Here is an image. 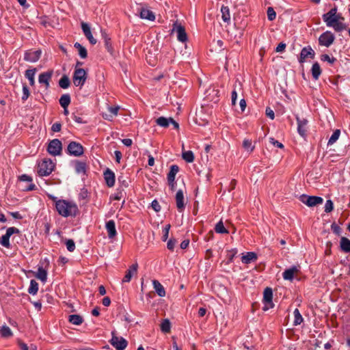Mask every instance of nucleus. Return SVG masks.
<instances>
[{
	"label": "nucleus",
	"instance_id": "obj_31",
	"mask_svg": "<svg viewBox=\"0 0 350 350\" xmlns=\"http://www.w3.org/2000/svg\"><path fill=\"white\" fill-rule=\"evenodd\" d=\"M0 334L2 337L8 338L12 336V332L7 325H3L0 329Z\"/></svg>",
	"mask_w": 350,
	"mask_h": 350
},
{
	"label": "nucleus",
	"instance_id": "obj_40",
	"mask_svg": "<svg viewBox=\"0 0 350 350\" xmlns=\"http://www.w3.org/2000/svg\"><path fill=\"white\" fill-rule=\"evenodd\" d=\"M183 159L188 163H191L194 160V155L192 151L188 150L183 152Z\"/></svg>",
	"mask_w": 350,
	"mask_h": 350
},
{
	"label": "nucleus",
	"instance_id": "obj_29",
	"mask_svg": "<svg viewBox=\"0 0 350 350\" xmlns=\"http://www.w3.org/2000/svg\"><path fill=\"white\" fill-rule=\"evenodd\" d=\"M321 73V70L319 64L316 62L312 66V75L314 79H318Z\"/></svg>",
	"mask_w": 350,
	"mask_h": 350
},
{
	"label": "nucleus",
	"instance_id": "obj_4",
	"mask_svg": "<svg viewBox=\"0 0 350 350\" xmlns=\"http://www.w3.org/2000/svg\"><path fill=\"white\" fill-rule=\"evenodd\" d=\"M87 79V73L83 68H75L73 75V83L77 87H82Z\"/></svg>",
	"mask_w": 350,
	"mask_h": 350
},
{
	"label": "nucleus",
	"instance_id": "obj_33",
	"mask_svg": "<svg viewBox=\"0 0 350 350\" xmlns=\"http://www.w3.org/2000/svg\"><path fill=\"white\" fill-rule=\"evenodd\" d=\"M36 277L42 282H45L47 278V273L42 267H39Z\"/></svg>",
	"mask_w": 350,
	"mask_h": 350
},
{
	"label": "nucleus",
	"instance_id": "obj_17",
	"mask_svg": "<svg viewBox=\"0 0 350 350\" xmlns=\"http://www.w3.org/2000/svg\"><path fill=\"white\" fill-rule=\"evenodd\" d=\"M53 75V71L42 72L39 75L38 81L45 85L46 89L49 87V81Z\"/></svg>",
	"mask_w": 350,
	"mask_h": 350
},
{
	"label": "nucleus",
	"instance_id": "obj_2",
	"mask_svg": "<svg viewBox=\"0 0 350 350\" xmlns=\"http://www.w3.org/2000/svg\"><path fill=\"white\" fill-rule=\"evenodd\" d=\"M58 213L63 217L75 216L78 211L77 206L66 200H57L55 203Z\"/></svg>",
	"mask_w": 350,
	"mask_h": 350
},
{
	"label": "nucleus",
	"instance_id": "obj_12",
	"mask_svg": "<svg viewBox=\"0 0 350 350\" xmlns=\"http://www.w3.org/2000/svg\"><path fill=\"white\" fill-rule=\"evenodd\" d=\"M41 53L40 50L27 51L25 53L24 59L29 62H36L40 59Z\"/></svg>",
	"mask_w": 350,
	"mask_h": 350
},
{
	"label": "nucleus",
	"instance_id": "obj_54",
	"mask_svg": "<svg viewBox=\"0 0 350 350\" xmlns=\"http://www.w3.org/2000/svg\"><path fill=\"white\" fill-rule=\"evenodd\" d=\"M18 232L19 230L18 228L10 227L7 229L5 234L10 237L13 234Z\"/></svg>",
	"mask_w": 350,
	"mask_h": 350
},
{
	"label": "nucleus",
	"instance_id": "obj_56",
	"mask_svg": "<svg viewBox=\"0 0 350 350\" xmlns=\"http://www.w3.org/2000/svg\"><path fill=\"white\" fill-rule=\"evenodd\" d=\"M266 115L267 117H269L270 119L273 120L275 118V113L274 111L269 107L266 108L265 111Z\"/></svg>",
	"mask_w": 350,
	"mask_h": 350
},
{
	"label": "nucleus",
	"instance_id": "obj_50",
	"mask_svg": "<svg viewBox=\"0 0 350 350\" xmlns=\"http://www.w3.org/2000/svg\"><path fill=\"white\" fill-rule=\"evenodd\" d=\"M29 96V89L26 85H24L23 86V96H22L21 98L23 100L25 101L28 98Z\"/></svg>",
	"mask_w": 350,
	"mask_h": 350
},
{
	"label": "nucleus",
	"instance_id": "obj_5",
	"mask_svg": "<svg viewBox=\"0 0 350 350\" xmlns=\"http://www.w3.org/2000/svg\"><path fill=\"white\" fill-rule=\"evenodd\" d=\"M300 201L309 207H313L318 204H321L323 199L319 196H310L303 194L300 196Z\"/></svg>",
	"mask_w": 350,
	"mask_h": 350
},
{
	"label": "nucleus",
	"instance_id": "obj_39",
	"mask_svg": "<svg viewBox=\"0 0 350 350\" xmlns=\"http://www.w3.org/2000/svg\"><path fill=\"white\" fill-rule=\"evenodd\" d=\"M215 230L217 233L219 234H228V231L226 229V228L224 226V224L221 221H219L215 227Z\"/></svg>",
	"mask_w": 350,
	"mask_h": 350
},
{
	"label": "nucleus",
	"instance_id": "obj_38",
	"mask_svg": "<svg viewBox=\"0 0 350 350\" xmlns=\"http://www.w3.org/2000/svg\"><path fill=\"white\" fill-rule=\"evenodd\" d=\"M170 118H166L165 117H159L156 120L157 124L161 127H167L170 124Z\"/></svg>",
	"mask_w": 350,
	"mask_h": 350
},
{
	"label": "nucleus",
	"instance_id": "obj_18",
	"mask_svg": "<svg viewBox=\"0 0 350 350\" xmlns=\"http://www.w3.org/2000/svg\"><path fill=\"white\" fill-rule=\"evenodd\" d=\"M104 178L108 187H111L115 184V174L109 169H107L104 172Z\"/></svg>",
	"mask_w": 350,
	"mask_h": 350
},
{
	"label": "nucleus",
	"instance_id": "obj_42",
	"mask_svg": "<svg viewBox=\"0 0 350 350\" xmlns=\"http://www.w3.org/2000/svg\"><path fill=\"white\" fill-rule=\"evenodd\" d=\"M86 165L85 163L77 162L75 164V171L78 174L85 173Z\"/></svg>",
	"mask_w": 350,
	"mask_h": 350
},
{
	"label": "nucleus",
	"instance_id": "obj_15",
	"mask_svg": "<svg viewBox=\"0 0 350 350\" xmlns=\"http://www.w3.org/2000/svg\"><path fill=\"white\" fill-rule=\"evenodd\" d=\"M176 200V205L179 212H182L185 207V204L184 202V195L182 190H178L176 194L175 197Z\"/></svg>",
	"mask_w": 350,
	"mask_h": 350
},
{
	"label": "nucleus",
	"instance_id": "obj_64",
	"mask_svg": "<svg viewBox=\"0 0 350 350\" xmlns=\"http://www.w3.org/2000/svg\"><path fill=\"white\" fill-rule=\"evenodd\" d=\"M286 48V44L284 43H280L278 46L276 47V52H278V53H280V52H282Z\"/></svg>",
	"mask_w": 350,
	"mask_h": 350
},
{
	"label": "nucleus",
	"instance_id": "obj_6",
	"mask_svg": "<svg viewBox=\"0 0 350 350\" xmlns=\"http://www.w3.org/2000/svg\"><path fill=\"white\" fill-rule=\"evenodd\" d=\"M172 33H176L178 40L181 42H185L187 40V35L185 27L178 23L174 24Z\"/></svg>",
	"mask_w": 350,
	"mask_h": 350
},
{
	"label": "nucleus",
	"instance_id": "obj_21",
	"mask_svg": "<svg viewBox=\"0 0 350 350\" xmlns=\"http://www.w3.org/2000/svg\"><path fill=\"white\" fill-rule=\"evenodd\" d=\"M137 270V264H133L126 271V275L122 279V282H129L134 274H136Z\"/></svg>",
	"mask_w": 350,
	"mask_h": 350
},
{
	"label": "nucleus",
	"instance_id": "obj_25",
	"mask_svg": "<svg viewBox=\"0 0 350 350\" xmlns=\"http://www.w3.org/2000/svg\"><path fill=\"white\" fill-rule=\"evenodd\" d=\"M221 18L225 23H229L230 20V14L228 7L222 5L221 8Z\"/></svg>",
	"mask_w": 350,
	"mask_h": 350
},
{
	"label": "nucleus",
	"instance_id": "obj_53",
	"mask_svg": "<svg viewBox=\"0 0 350 350\" xmlns=\"http://www.w3.org/2000/svg\"><path fill=\"white\" fill-rule=\"evenodd\" d=\"M170 229V224H167V225H166L164 227V228H163V237H162V239H163V241H165L167 239L168 235H169Z\"/></svg>",
	"mask_w": 350,
	"mask_h": 350
},
{
	"label": "nucleus",
	"instance_id": "obj_10",
	"mask_svg": "<svg viewBox=\"0 0 350 350\" xmlns=\"http://www.w3.org/2000/svg\"><path fill=\"white\" fill-rule=\"evenodd\" d=\"M273 299V291L271 288H266L263 293V302L265 306L263 308L264 310H267L269 308H272L273 307V304L272 301Z\"/></svg>",
	"mask_w": 350,
	"mask_h": 350
},
{
	"label": "nucleus",
	"instance_id": "obj_48",
	"mask_svg": "<svg viewBox=\"0 0 350 350\" xmlns=\"http://www.w3.org/2000/svg\"><path fill=\"white\" fill-rule=\"evenodd\" d=\"M334 208V204L331 200H327L325 204V212L330 213Z\"/></svg>",
	"mask_w": 350,
	"mask_h": 350
},
{
	"label": "nucleus",
	"instance_id": "obj_59",
	"mask_svg": "<svg viewBox=\"0 0 350 350\" xmlns=\"http://www.w3.org/2000/svg\"><path fill=\"white\" fill-rule=\"evenodd\" d=\"M176 241L174 239H170L167 242V247L170 250H173L175 245H176Z\"/></svg>",
	"mask_w": 350,
	"mask_h": 350
},
{
	"label": "nucleus",
	"instance_id": "obj_28",
	"mask_svg": "<svg viewBox=\"0 0 350 350\" xmlns=\"http://www.w3.org/2000/svg\"><path fill=\"white\" fill-rule=\"evenodd\" d=\"M70 103L69 94H63L59 98V104L63 108H67Z\"/></svg>",
	"mask_w": 350,
	"mask_h": 350
},
{
	"label": "nucleus",
	"instance_id": "obj_62",
	"mask_svg": "<svg viewBox=\"0 0 350 350\" xmlns=\"http://www.w3.org/2000/svg\"><path fill=\"white\" fill-rule=\"evenodd\" d=\"M85 37L92 44H95L96 43V40L93 37L92 32H90L89 34H87Z\"/></svg>",
	"mask_w": 350,
	"mask_h": 350
},
{
	"label": "nucleus",
	"instance_id": "obj_47",
	"mask_svg": "<svg viewBox=\"0 0 350 350\" xmlns=\"http://www.w3.org/2000/svg\"><path fill=\"white\" fill-rule=\"evenodd\" d=\"M66 245L69 252H73L75 250V243L72 239H68L66 241Z\"/></svg>",
	"mask_w": 350,
	"mask_h": 350
},
{
	"label": "nucleus",
	"instance_id": "obj_34",
	"mask_svg": "<svg viewBox=\"0 0 350 350\" xmlns=\"http://www.w3.org/2000/svg\"><path fill=\"white\" fill-rule=\"evenodd\" d=\"M294 314V325H300L303 321V317L301 314H300L299 310L297 308L293 312Z\"/></svg>",
	"mask_w": 350,
	"mask_h": 350
},
{
	"label": "nucleus",
	"instance_id": "obj_52",
	"mask_svg": "<svg viewBox=\"0 0 350 350\" xmlns=\"http://www.w3.org/2000/svg\"><path fill=\"white\" fill-rule=\"evenodd\" d=\"M237 85V84L236 83L234 84V90L232 92L231 100H232V105H236V102H237V91H236Z\"/></svg>",
	"mask_w": 350,
	"mask_h": 350
},
{
	"label": "nucleus",
	"instance_id": "obj_58",
	"mask_svg": "<svg viewBox=\"0 0 350 350\" xmlns=\"http://www.w3.org/2000/svg\"><path fill=\"white\" fill-rule=\"evenodd\" d=\"M151 206H152V208H153L156 212H159V211L161 210V206H160V205H159V202H157V200H154L152 202Z\"/></svg>",
	"mask_w": 350,
	"mask_h": 350
},
{
	"label": "nucleus",
	"instance_id": "obj_27",
	"mask_svg": "<svg viewBox=\"0 0 350 350\" xmlns=\"http://www.w3.org/2000/svg\"><path fill=\"white\" fill-rule=\"evenodd\" d=\"M340 247L342 251L345 252H350V240L346 237H342L340 239Z\"/></svg>",
	"mask_w": 350,
	"mask_h": 350
},
{
	"label": "nucleus",
	"instance_id": "obj_19",
	"mask_svg": "<svg viewBox=\"0 0 350 350\" xmlns=\"http://www.w3.org/2000/svg\"><path fill=\"white\" fill-rule=\"evenodd\" d=\"M106 230L109 239H113L117 234L116 224L113 220H109L106 223Z\"/></svg>",
	"mask_w": 350,
	"mask_h": 350
},
{
	"label": "nucleus",
	"instance_id": "obj_20",
	"mask_svg": "<svg viewBox=\"0 0 350 350\" xmlns=\"http://www.w3.org/2000/svg\"><path fill=\"white\" fill-rule=\"evenodd\" d=\"M257 260V255L255 252H250L242 254L241 261L244 264H250Z\"/></svg>",
	"mask_w": 350,
	"mask_h": 350
},
{
	"label": "nucleus",
	"instance_id": "obj_49",
	"mask_svg": "<svg viewBox=\"0 0 350 350\" xmlns=\"http://www.w3.org/2000/svg\"><path fill=\"white\" fill-rule=\"evenodd\" d=\"M321 59L323 62H327L329 64H333L336 59L334 57H330L328 55L324 54L321 56Z\"/></svg>",
	"mask_w": 350,
	"mask_h": 350
},
{
	"label": "nucleus",
	"instance_id": "obj_9",
	"mask_svg": "<svg viewBox=\"0 0 350 350\" xmlns=\"http://www.w3.org/2000/svg\"><path fill=\"white\" fill-rule=\"evenodd\" d=\"M62 149V142L57 139H54L50 142L47 148V151L50 154L57 156L61 154Z\"/></svg>",
	"mask_w": 350,
	"mask_h": 350
},
{
	"label": "nucleus",
	"instance_id": "obj_61",
	"mask_svg": "<svg viewBox=\"0 0 350 350\" xmlns=\"http://www.w3.org/2000/svg\"><path fill=\"white\" fill-rule=\"evenodd\" d=\"M20 180L25 182H31L32 178L27 174H23L19 177Z\"/></svg>",
	"mask_w": 350,
	"mask_h": 350
},
{
	"label": "nucleus",
	"instance_id": "obj_36",
	"mask_svg": "<svg viewBox=\"0 0 350 350\" xmlns=\"http://www.w3.org/2000/svg\"><path fill=\"white\" fill-rule=\"evenodd\" d=\"M70 84L69 78L66 75H64L59 81V85L63 89L68 88Z\"/></svg>",
	"mask_w": 350,
	"mask_h": 350
},
{
	"label": "nucleus",
	"instance_id": "obj_16",
	"mask_svg": "<svg viewBox=\"0 0 350 350\" xmlns=\"http://www.w3.org/2000/svg\"><path fill=\"white\" fill-rule=\"evenodd\" d=\"M314 51L311 47H304L301 49L300 53L299 62H305L307 57L314 58Z\"/></svg>",
	"mask_w": 350,
	"mask_h": 350
},
{
	"label": "nucleus",
	"instance_id": "obj_43",
	"mask_svg": "<svg viewBox=\"0 0 350 350\" xmlns=\"http://www.w3.org/2000/svg\"><path fill=\"white\" fill-rule=\"evenodd\" d=\"M10 237L9 236H8L6 234H5L0 239V244L5 247L10 248Z\"/></svg>",
	"mask_w": 350,
	"mask_h": 350
},
{
	"label": "nucleus",
	"instance_id": "obj_37",
	"mask_svg": "<svg viewBox=\"0 0 350 350\" xmlns=\"http://www.w3.org/2000/svg\"><path fill=\"white\" fill-rule=\"evenodd\" d=\"M171 323L168 319H164L161 324V329L164 333L170 332Z\"/></svg>",
	"mask_w": 350,
	"mask_h": 350
},
{
	"label": "nucleus",
	"instance_id": "obj_57",
	"mask_svg": "<svg viewBox=\"0 0 350 350\" xmlns=\"http://www.w3.org/2000/svg\"><path fill=\"white\" fill-rule=\"evenodd\" d=\"M269 142L273 145L277 146L278 148H282L284 147L283 144L278 141L275 140L274 138L271 137L269 138Z\"/></svg>",
	"mask_w": 350,
	"mask_h": 350
},
{
	"label": "nucleus",
	"instance_id": "obj_32",
	"mask_svg": "<svg viewBox=\"0 0 350 350\" xmlns=\"http://www.w3.org/2000/svg\"><path fill=\"white\" fill-rule=\"evenodd\" d=\"M36 71V69L27 70L25 71V77L29 79L31 85H33L35 83L34 75Z\"/></svg>",
	"mask_w": 350,
	"mask_h": 350
},
{
	"label": "nucleus",
	"instance_id": "obj_14",
	"mask_svg": "<svg viewBox=\"0 0 350 350\" xmlns=\"http://www.w3.org/2000/svg\"><path fill=\"white\" fill-rule=\"evenodd\" d=\"M299 271V266H293L291 268L286 269L283 273V278L286 280H293L294 275L297 273Z\"/></svg>",
	"mask_w": 350,
	"mask_h": 350
},
{
	"label": "nucleus",
	"instance_id": "obj_51",
	"mask_svg": "<svg viewBox=\"0 0 350 350\" xmlns=\"http://www.w3.org/2000/svg\"><path fill=\"white\" fill-rule=\"evenodd\" d=\"M81 28L85 36L89 34L91 32L90 27L86 23H81Z\"/></svg>",
	"mask_w": 350,
	"mask_h": 350
},
{
	"label": "nucleus",
	"instance_id": "obj_8",
	"mask_svg": "<svg viewBox=\"0 0 350 350\" xmlns=\"http://www.w3.org/2000/svg\"><path fill=\"white\" fill-rule=\"evenodd\" d=\"M110 343L116 350H124L128 344L124 338L117 336L114 332H112Z\"/></svg>",
	"mask_w": 350,
	"mask_h": 350
},
{
	"label": "nucleus",
	"instance_id": "obj_11",
	"mask_svg": "<svg viewBox=\"0 0 350 350\" xmlns=\"http://www.w3.org/2000/svg\"><path fill=\"white\" fill-rule=\"evenodd\" d=\"M68 151L70 155H73L75 157H79L83 153V146L75 142H71L68 146Z\"/></svg>",
	"mask_w": 350,
	"mask_h": 350
},
{
	"label": "nucleus",
	"instance_id": "obj_35",
	"mask_svg": "<svg viewBox=\"0 0 350 350\" xmlns=\"http://www.w3.org/2000/svg\"><path fill=\"white\" fill-rule=\"evenodd\" d=\"M38 284L34 280H31L28 289V293L31 295H36L38 293Z\"/></svg>",
	"mask_w": 350,
	"mask_h": 350
},
{
	"label": "nucleus",
	"instance_id": "obj_26",
	"mask_svg": "<svg viewBox=\"0 0 350 350\" xmlns=\"http://www.w3.org/2000/svg\"><path fill=\"white\" fill-rule=\"evenodd\" d=\"M68 321L73 325H79L83 323V318L78 314H71L68 317Z\"/></svg>",
	"mask_w": 350,
	"mask_h": 350
},
{
	"label": "nucleus",
	"instance_id": "obj_41",
	"mask_svg": "<svg viewBox=\"0 0 350 350\" xmlns=\"http://www.w3.org/2000/svg\"><path fill=\"white\" fill-rule=\"evenodd\" d=\"M340 134V131L339 129L335 130L332 133V136L330 137V138L329 139L327 145H332L333 144H334L338 139Z\"/></svg>",
	"mask_w": 350,
	"mask_h": 350
},
{
	"label": "nucleus",
	"instance_id": "obj_60",
	"mask_svg": "<svg viewBox=\"0 0 350 350\" xmlns=\"http://www.w3.org/2000/svg\"><path fill=\"white\" fill-rule=\"evenodd\" d=\"M61 128H62V125H61V124H60V123H59V122H56V123H54V124L52 125L51 130H52L53 132H59V131H60Z\"/></svg>",
	"mask_w": 350,
	"mask_h": 350
},
{
	"label": "nucleus",
	"instance_id": "obj_63",
	"mask_svg": "<svg viewBox=\"0 0 350 350\" xmlns=\"http://www.w3.org/2000/svg\"><path fill=\"white\" fill-rule=\"evenodd\" d=\"M331 228H332V231L336 234H339L340 233V230L341 229H340V228L338 226H337V225L334 224L332 225Z\"/></svg>",
	"mask_w": 350,
	"mask_h": 350
},
{
	"label": "nucleus",
	"instance_id": "obj_7",
	"mask_svg": "<svg viewBox=\"0 0 350 350\" xmlns=\"http://www.w3.org/2000/svg\"><path fill=\"white\" fill-rule=\"evenodd\" d=\"M335 40L334 35L329 31L323 33L319 38V43L321 46L329 47Z\"/></svg>",
	"mask_w": 350,
	"mask_h": 350
},
{
	"label": "nucleus",
	"instance_id": "obj_3",
	"mask_svg": "<svg viewBox=\"0 0 350 350\" xmlns=\"http://www.w3.org/2000/svg\"><path fill=\"white\" fill-rule=\"evenodd\" d=\"M54 163L51 159H44L38 164V173L41 176H49L54 169Z\"/></svg>",
	"mask_w": 350,
	"mask_h": 350
},
{
	"label": "nucleus",
	"instance_id": "obj_24",
	"mask_svg": "<svg viewBox=\"0 0 350 350\" xmlns=\"http://www.w3.org/2000/svg\"><path fill=\"white\" fill-rule=\"evenodd\" d=\"M152 284L158 295L160 297H164L165 295V291L163 285L157 280H153Z\"/></svg>",
	"mask_w": 350,
	"mask_h": 350
},
{
	"label": "nucleus",
	"instance_id": "obj_44",
	"mask_svg": "<svg viewBox=\"0 0 350 350\" xmlns=\"http://www.w3.org/2000/svg\"><path fill=\"white\" fill-rule=\"evenodd\" d=\"M243 148L248 152H252L254 146H252V142L251 140L245 139L243 142Z\"/></svg>",
	"mask_w": 350,
	"mask_h": 350
},
{
	"label": "nucleus",
	"instance_id": "obj_23",
	"mask_svg": "<svg viewBox=\"0 0 350 350\" xmlns=\"http://www.w3.org/2000/svg\"><path fill=\"white\" fill-rule=\"evenodd\" d=\"M179 168L178 165H173L170 167V170L167 174V181L172 183L175 181V176L176 174L178 172Z\"/></svg>",
	"mask_w": 350,
	"mask_h": 350
},
{
	"label": "nucleus",
	"instance_id": "obj_13",
	"mask_svg": "<svg viewBox=\"0 0 350 350\" xmlns=\"http://www.w3.org/2000/svg\"><path fill=\"white\" fill-rule=\"evenodd\" d=\"M296 120L297 122V131L301 136L304 137L307 131L308 120L304 118L301 119L298 116L296 117Z\"/></svg>",
	"mask_w": 350,
	"mask_h": 350
},
{
	"label": "nucleus",
	"instance_id": "obj_22",
	"mask_svg": "<svg viewBox=\"0 0 350 350\" xmlns=\"http://www.w3.org/2000/svg\"><path fill=\"white\" fill-rule=\"evenodd\" d=\"M140 17L143 19H147L151 21H153L155 19V16L154 13L150 10L142 8L139 12Z\"/></svg>",
	"mask_w": 350,
	"mask_h": 350
},
{
	"label": "nucleus",
	"instance_id": "obj_1",
	"mask_svg": "<svg viewBox=\"0 0 350 350\" xmlns=\"http://www.w3.org/2000/svg\"><path fill=\"white\" fill-rule=\"evenodd\" d=\"M323 20L329 27H332L336 31L339 32L346 29L347 25L340 20H344L340 14L337 13V8H332L328 12L323 15Z\"/></svg>",
	"mask_w": 350,
	"mask_h": 350
},
{
	"label": "nucleus",
	"instance_id": "obj_30",
	"mask_svg": "<svg viewBox=\"0 0 350 350\" xmlns=\"http://www.w3.org/2000/svg\"><path fill=\"white\" fill-rule=\"evenodd\" d=\"M74 46L78 50L79 55L80 57L83 59L86 58L88 55L87 50L85 47H83L81 44L79 42H76L74 44Z\"/></svg>",
	"mask_w": 350,
	"mask_h": 350
},
{
	"label": "nucleus",
	"instance_id": "obj_45",
	"mask_svg": "<svg viewBox=\"0 0 350 350\" xmlns=\"http://www.w3.org/2000/svg\"><path fill=\"white\" fill-rule=\"evenodd\" d=\"M104 40L105 48L107 49V51L109 52L111 54H113V48L111 46V43L110 42V38H108L107 36H104Z\"/></svg>",
	"mask_w": 350,
	"mask_h": 350
},
{
	"label": "nucleus",
	"instance_id": "obj_46",
	"mask_svg": "<svg viewBox=\"0 0 350 350\" xmlns=\"http://www.w3.org/2000/svg\"><path fill=\"white\" fill-rule=\"evenodd\" d=\"M276 17V13L274 11L273 8L271 7H269L267 9V18L269 21H273Z\"/></svg>",
	"mask_w": 350,
	"mask_h": 350
},
{
	"label": "nucleus",
	"instance_id": "obj_55",
	"mask_svg": "<svg viewBox=\"0 0 350 350\" xmlns=\"http://www.w3.org/2000/svg\"><path fill=\"white\" fill-rule=\"evenodd\" d=\"M119 109H120L119 106L108 107L109 112L110 113H111L113 116H116L118 115Z\"/></svg>",
	"mask_w": 350,
	"mask_h": 350
}]
</instances>
